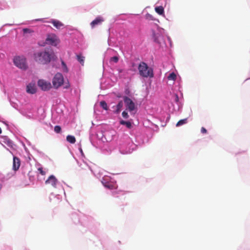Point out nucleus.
<instances>
[{"label": "nucleus", "mask_w": 250, "mask_h": 250, "mask_svg": "<svg viewBox=\"0 0 250 250\" xmlns=\"http://www.w3.org/2000/svg\"><path fill=\"white\" fill-rule=\"evenodd\" d=\"M54 56V53L49 50L38 51L34 54V58L35 61L42 64H47L50 62Z\"/></svg>", "instance_id": "f257e3e1"}, {"label": "nucleus", "mask_w": 250, "mask_h": 250, "mask_svg": "<svg viewBox=\"0 0 250 250\" xmlns=\"http://www.w3.org/2000/svg\"><path fill=\"white\" fill-rule=\"evenodd\" d=\"M138 70L140 76L144 78L153 77V69L149 67L146 63L141 62L138 65Z\"/></svg>", "instance_id": "f03ea898"}, {"label": "nucleus", "mask_w": 250, "mask_h": 250, "mask_svg": "<svg viewBox=\"0 0 250 250\" xmlns=\"http://www.w3.org/2000/svg\"><path fill=\"white\" fill-rule=\"evenodd\" d=\"M63 77L60 73H57L56 74L52 80L53 87L56 89L60 87L63 83Z\"/></svg>", "instance_id": "7ed1b4c3"}, {"label": "nucleus", "mask_w": 250, "mask_h": 250, "mask_svg": "<svg viewBox=\"0 0 250 250\" xmlns=\"http://www.w3.org/2000/svg\"><path fill=\"white\" fill-rule=\"evenodd\" d=\"M14 64L18 67L25 69L26 68L25 58L23 56H16L13 59Z\"/></svg>", "instance_id": "20e7f679"}, {"label": "nucleus", "mask_w": 250, "mask_h": 250, "mask_svg": "<svg viewBox=\"0 0 250 250\" xmlns=\"http://www.w3.org/2000/svg\"><path fill=\"white\" fill-rule=\"evenodd\" d=\"M45 42L47 44L56 46L59 43V40L56 35L51 34L47 35Z\"/></svg>", "instance_id": "39448f33"}, {"label": "nucleus", "mask_w": 250, "mask_h": 250, "mask_svg": "<svg viewBox=\"0 0 250 250\" xmlns=\"http://www.w3.org/2000/svg\"><path fill=\"white\" fill-rule=\"evenodd\" d=\"M38 85L43 91L49 90L52 87L51 83L44 80H39Z\"/></svg>", "instance_id": "423d86ee"}, {"label": "nucleus", "mask_w": 250, "mask_h": 250, "mask_svg": "<svg viewBox=\"0 0 250 250\" xmlns=\"http://www.w3.org/2000/svg\"><path fill=\"white\" fill-rule=\"evenodd\" d=\"M123 99L127 109L130 112L133 111L135 109V104L131 99L127 96H124Z\"/></svg>", "instance_id": "0eeeda50"}, {"label": "nucleus", "mask_w": 250, "mask_h": 250, "mask_svg": "<svg viewBox=\"0 0 250 250\" xmlns=\"http://www.w3.org/2000/svg\"><path fill=\"white\" fill-rule=\"evenodd\" d=\"M58 180L53 175H50L45 181V183L46 185H51L53 188H56L58 183Z\"/></svg>", "instance_id": "6e6552de"}, {"label": "nucleus", "mask_w": 250, "mask_h": 250, "mask_svg": "<svg viewBox=\"0 0 250 250\" xmlns=\"http://www.w3.org/2000/svg\"><path fill=\"white\" fill-rule=\"evenodd\" d=\"M102 183L104 187L105 188L113 189L116 188V186L115 185L113 184L112 183L107 181V180L105 178H104L102 181Z\"/></svg>", "instance_id": "1a4fd4ad"}, {"label": "nucleus", "mask_w": 250, "mask_h": 250, "mask_svg": "<svg viewBox=\"0 0 250 250\" xmlns=\"http://www.w3.org/2000/svg\"><path fill=\"white\" fill-rule=\"evenodd\" d=\"M21 165V161L20 158L14 156L13 157V169L17 171L19 169Z\"/></svg>", "instance_id": "9d476101"}, {"label": "nucleus", "mask_w": 250, "mask_h": 250, "mask_svg": "<svg viewBox=\"0 0 250 250\" xmlns=\"http://www.w3.org/2000/svg\"><path fill=\"white\" fill-rule=\"evenodd\" d=\"M37 91V88L34 83H29L26 86V92L31 94H35Z\"/></svg>", "instance_id": "9b49d317"}, {"label": "nucleus", "mask_w": 250, "mask_h": 250, "mask_svg": "<svg viewBox=\"0 0 250 250\" xmlns=\"http://www.w3.org/2000/svg\"><path fill=\"white\" fill-rule=\"evenodd\" d=\"M50 22L52 23L54 26L58 29H62L64 26L62 22L56 20H52Z\"/></svg>", "instance_id": "f8f14e48"}, {"label": "nucleus", "mask_w": 250, "mask_h": 250, "mask_svg": "<svg viewBox=\"0 0 250 250\" xmlns=\"http://www.w3.org/2000/svg\"><path fill=\"white\" fill-rule=\"evenodd\" d=\"M103 21H104V19L102 17H99L91 22L90 25L92 28H94L96 25L102 23Z\"/></svg>", "instance_id": "ddd939ff"}, {"label": "nucleus", "mask_w": 250, "mask_h": 250, "mask_svg": "<svg viewBox=\"0 0 250 250\" xmlns=\"http://www.w3.org/2000/svg\"><path fill=\"white\" fill-rule=\"evenodd\" d=\"M123 101H120L115 107V106L113 107V108H115V110L113 111L114 113L115 114L119 113L121 111V110L122 108L123 107Z\"/></svg>", "instance_id": "4468645a"}, {"label": "nucleus", "mask_w": 250, "mask_h": 250, "mask_svg": "<svg viewBox=\"0 0 250 250\" xmlns=\"http://www.w3.org/2000/svg\"><path fill=\"white\" fill-rule=\"evenodd\" d=\"M155 11L159 15H163L164 9L162 6H157L155 8Z\"/></svg>", "instance_id": "2eb2a0df"}, {"label": "nucleus", "mask_w": 250, "mask_h": 250, "mask_svg": "<svg viewBox=\"0 0 250 250\" xmlns=\"http://www.w3.org/2000/svg\"><path fill=\"white\" fill-rule=\"evenodd\" d=\"M66 140L71 144H74L76 142V139L75 137L72 135H67L66 137Z\"/></svg>", "instance_id": "dca6fc26"}, {"label": "nucleus", "mask_w": 250, "mask_h": 250, "mask_svg": "<svg viewBox=\"0 0 250 250\" xmlns=\"http://www.w3.org/2000/svg\"><path fill=\"white\" fill-rule=\"evenodd\" d=\"M120 124L122 125H125L128 128H130L132 127L131 123L129 121H125L121 120L120 121Z\"/></svg>", "instance_id": "f3484780"}, {"label": "nucleus", "mask_w": 250, "mask_h": 250, "mask_svg": "<svg viewBox=\"0 0 250 250\" xmlns=\"http://www.w3.org/2000/svg\"><path fill=\"white\" fill-rule=\"evenodd\" d=\"M188 122V119L187 118L182 119L179 120L176 124V126H180L181 125H182L184 124H187Z\"/></svg>", "instance_id": "a211bd4d"}, {"label": "nucleus", "mask_w": 250, "mask_h": 250, "mask_svg": "<svg viewBox=\"0 0 250 250\" xmlns=\"http://www.w3.org/2000/svg\"><path fill=\"white\" fill-rule=\"evenodd\" d=\"M176 75L174 72L171 73L167 77L168 80L175 81L176 79Z\"/></svg>", "instance_id": "6ab92c4d"}, {"label": "nucleus", "mask_w": 250, "mask_h": 250, "mask_svg": "<svg viewBox=\"0 0 250 250\" xmlns=\"http://www.w3.org/2000/svg\"><path fill=\"white\" fill-rule=\"evenodd\" d=\"M100 104L101 106L103 109H104V110H108V106H107L106 103L105 101H102L100 102Z\"/></svg>", "instance_id": "aec40b11"}, {"label": "nucleus", "mask_w": 250, "mask_h": 250, "mask_svg": "<svg viewBox=\"0 0 250 250\" xmlns=\"http://www.w3.org/2000/svg\"><path fill=\"white\" fill-rule=\"evenodd\" d=\"M62 69L63 72L67 73L68 72V69L67 68V67L66 66V64L65 63V62L63 61H62Z\"/></svg>", "instance_id": "412c9836"}, {"label": "nucleus", "mask_w": 250, "mask_h": 250, "mask_svg": "<svg viewBox=\"0 0 250 250\" xmlns=\"http://www.w3.org/2000/svg\"><path fill=\"white\" fill-rule=\"evenodd\" d=\"M78 61L82 64L83 65L84 63V57L81 55L77 56Z\"/></svg>", "instance_id": "4be33fe9"}, {"label": "nucleus", "mask_w": 250, "mask_h": 250, "mask_svg": "<svg viewBox=\"0 0 250 250\" xmlns=\"http://www.w3.org/2000/svg\"><path fill=\"white\" fill-rule=\"evenodd\" d=\"M54 131L57 133H59L61 131V127L60 125H56L54 127Z\"/></svg>", "instance_id": "5701e85b"}, {"label": "nucleus", "mask_w": 250, "mask_h": 250, "mask_svg": "<svg viewBox=\"0 0 250 250\" xmlns=\"http://www.w3.org/2000/svg\"><path fill=\"white\" fill-rule=\"evenodd\" d=\"M119 61V58L117 56H114L110 59V61L114 62L115 63H117Z\"/></svg>", "instance_id": "b1692460"}, {"label": "nucleus", "mask_w": 250, "mask_h": 250, "mask_svg": "<svg viewBox=\"0 0 250 250\" xmlns=\"http://www.w3.org/2000/svg\"><path fill=\"white\" fill-rule=\"evenodd\" d=\"M38 170L39 171L40 174L42 175H45L46 174L45 171L43 170V168L42 167L38 168Z\"/></svg>", "instance_id": "393cba45"}, {"label": "nucleus", "mask_w": 250, "mask_h": 250, "mask_svg": "<svg viewBox=\"0 0 250 250\" xmlns=\"http://www.w3.org/2000/svg\"><path fill=\"white\" fill-rule=\"evenodd\" d=\"M122 116L123 117V118H124L125 119H128L129 117L127 112H126L125 111H124L122 112Z\"/></svg>", "instance_id": "a878e982"}, {"label": "nucleus", "mask_w": 250, "mask_h": 250, "mask_svg": "<svg viewBox=\"0 0 250 250\" xmlns=\"http://www.w3.org/2000/svg\"><path fill=\"white\" fill-rule=\"evenodd\" d=\"M70 83H69L68 82L67 83H65L64 84V86H63V88H65V89H68L70 87Z\"/></svg>", "instance_id": "bb28decb"}, {"label": "nucleus", "mask_w": 250, "mask_h": 250, "mask_svg": "<svg viewBox=\"0 0 250 250\" xmlns=\"http://www.w3.org/2000/svg\"><path fill=\"white\" fill-rule=\"evenodd\" d=\"M201 132L203 134H205L207 133V130L205 127H202L201 129Z\"/></svg>", "instance_id": "cd10ccee"}, {"label": "nucleus", "mask_w": 250, "mask_h": 250, "mask_svg": "<svg viewBox=\"0 0 250 250\" xmlns=\"http://www.w3.org/2000/svg\"><path fill=\"white\" fill-rule=\"evenodd\" d=\"M23 33H30L31 31V30L28 28H24L23 29Z\"/></svg>", "instance_id": "c85d7f7f"}, {"label": "nucleus", "mask_w": 250, "mask_h": 250, "mask_svg": "<svg viewBox=\"0 0 250 250\" xmlns=\"http://www.w3.org/2000/svg\"><path fill=\"white\" fill-rule=\"evenodd\" d=\"M146 17H147V18H149L151 20H153L152 18V16L150 14H147Z\"/></svg>", "instance_id": "c756f323"}, {"label": "nucleus", "mask_w": 250, "mask_h": 250, "mask_svg": "<svg viewBox=\"0 0 250 250\" xmlns=\"http://www.w3.org/2000/svg\"><path fill=\"white\" fill-rule=\"evenodd\" d=\"M118 72L119 73H121L123 72V70L121 69H118Z\"/></svg>", "instance_id": "7c9ffc66"}, {"label": "nucleus", "mask_w": 250, "mask_h": 250, "mask_svg": "<svg viewBox=\"0 0 250 250\" xmlns=\"http://www.w3.org/2000/svg\"><path fill=\"white\" fill-rule=\"evenodd\" d=\"M2 132V130H1V128L0 127V134H1Z\"/></svg>", "instance_id": "2f4dec72"}, {"label": "nucleus", "mask_w": 250, "mask_h": 250, "mask_svg": "<svg viewBox=\"0 0 250 250\" xmlns=\"http://www.w3.org/2000/svg\"><path fill=\"white\" fill-rule=\"evenodd\" d=\"M1 186L0 185V189H1Z\"/></svg>", "instance_id": "473e14b6"}, {"label": "nucleus", "mask_w": 250, "mask_h": 250, "mask_svg": "<svg viewBox=\"0 0 250 250\" xmlns=\"http://www.w3.org/2000/svg\"><path fill=\"white\" fill-rule=\"evenodd\" d=\"M176 98H177V99H178V98L177 95H176Z\"/></svg>", "instance_id": "72a5a7b5"}]
</instances>
